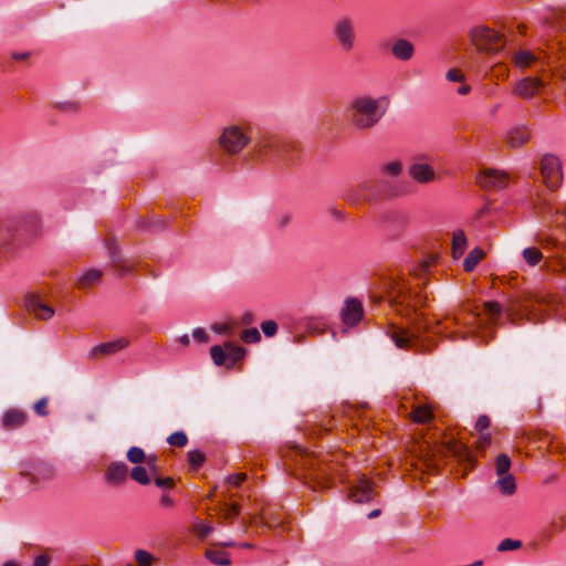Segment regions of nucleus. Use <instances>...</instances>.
Listing matches in <instances>:
<instances>
[{
	"label": "nucleus",
	"instance_id": "obj_1",
	"mask_svg": "<svg viewBox=\"0 0 566 566\" xmlns=\"http://www.w3.org/2000/svg\"><path fill=\"white\" fill-rule=\"evenodd\" d=\"M388 105L387 96L357 95L348 103L347 117L356 128L368 129L380 122Z\"/></svg>",
	"mask_w": 566,
	"mask_h": 566
},
{
	"label": "nucleus",
	"instance_id": "obj_2",
	"mask_svg": "<svg viewBox=\"0 0 566 566\" xmlns=\"http://www.w3.org/2000/svg\"><path fill=\"white\" fill-rule=\"evenodd\" d=\"M251 142L249 128L240 124L226 125L219 137V147L228 155L240 154Z\"/></svg>",
	"mask_w": 566,
	"mask_h": 566
},
{
	"label": "nucleus",
	"instance_id": "obj_3",
	"mask_svg": "<svg viewBox=\"0 0 566 566\" xmlns=\"http://www.w3.org/2000/svg\"><path fill=\"white\" fill-rule=\"evenodd\" d=\"M472 44L481 52L494 53L503 48L502 36L485 25H476L470 31Z\"/></svg>",
	"mask_w": 566,
	"mask_h": 566
},
{
	"label": "nucleus",
	"instance_id": "obj_4",
	"mask_svg": "<svg viewBox=\"0 0 566 566\" xmlns=\"http://www.w3.org/2000/svg\"><path fill=\"white\" fill-rule=\"evenodd\" d=\"M210 355L217 366L232 368L237 361L244 357L245 349L242 346L227 342L223 346H212L210 348Z\"/></svg>",
	"mask_w": 566,
	"mask_h": 566
},
{
	"label": "nucleus",
	"instance_id": "obj_5",
	"mask_svg": "<svg viewBox=\"0 0 566 566\" xmlns=\"http://www.w3.org/2000/svg\"><path fill=\"white\" fill-rule=\"evenodd\" d=\"M334 36L344 51H352L356 42L355 22L349 17L339 18L333 27Z\"/></svg>",
	"mask_w": 566,
	"mask_h": 566
},
{
	"label": "nucleus",
	"instance_id": "obj_6",
	"mask_svg": "<svg viewBox=\"0 0 566 566\" xmlns=\"http://www.w3.org/2000/svg\"><path fill=\"white\" fill-rule=\"evenodd\" d=\"M390 297L400 305L407 307L417 308L418 305L424 303L426 296H422L420 292L415 291L409 284L399 282L392 289Z\"/></svg>",
	"mask_w": 566,
	"mask_h": 566
},
{
	"label": "nucleus",
	"instance_id": "obj_7",
	"mask_svg": "<svg viewBox=\"0 0 566 566\" xmlns=\"http://www.w3.org/2000/svg\"><path fill=\"white\" fill-rule=\"evenodd\" d=\"M408 175L418 184H430L438 178L433 166L426 157L415 158L408 168Z\"/></svg>",
	"mask_w": 566,
	"mask_h": 566
},
{
	"label": "nucleus",
	"instance_id": "obj_8",
	"mask_svg": "<svg viewBox=\"0 0 566 566\" xmlns=\"http://www.w3.org/2000/svg\"><path fill=\"white\" fill-rule=\"evenodd\" d=\"M542 176L548 188H556L562 180L559 159L553 155H545L541 163Z\"/></svg>",
	"mask_w": 566,
	"mask_h": 566
},
{
	"label": "nucleus",
	"instance_id": "obj_9",
	"mask_svg": "<svg viewBox=\"0 0 566 566\" xmlns=\"http://www.w3.org/2000/svg\"><path fill=\"white\" fill-rule=\"evenodd\" d=\"M478 184L483 189H504L509 185V176L506 172L497 169H486L482 171L478 178Z\"/></svg>",
	"mask_w": 566,
	"mask_h": 566
},
{
	"label": "nucleus",
	"instance_id": "obj_10",
	"mask_svg": "<svg viewBox=\"0 0 566 566\" xmlns=\"http://www.w3.org/2000/svg\"><path fill=\"white\" fill-rule=\"evenodd\" d=\"M543 85V81L538 77H524L514 84L512 92L516 96L530 99Z\"/></svg>",
	"mask_w": 566,
	"mask_h": 566
},
{
	"label": "nucleus",
	"instance_id": "obj_11",
	"mask_svg": "<svg viewBox=\"0 0 566 566\" xmlns=\"http://www.w3.org/2000/svg\"><path fill=\"white\" fill-rule=\"evenodd\" d=\"M25 307L35 317L48 321L53 317L54 310L48 304L43 303L38 295H30L25 300Z\"/></svg>",
	"mask_w": 566,
	"mask_h": 566
},
{
	"label": "nucleus",
	"instance_id": "obj_12",
	"mask_svg": "<svg viewBox=\"0 0 566 566\" xmlns=\"http://www.w3.org/2000/svg\"><path fill=\"white\" fill-rule=\"evenodd\" d=\"M391 339L398 348L407 349L419 345L418 336L405 328H396L391 333Z\"/></svg>",
	"mask_w": 566,
	"mask_h": 566
},
{
	"label": "nucleus",
	"instance_id": "obj_13",
	"mask_svg": "<svg viewBox=\"0 0 566 566\" xmlns=\"http://www.w3.org/2000/svg\"><path fill=\"white\" fill-rule=\"evenodd\" d=\"M349 496L356 503L370 501L373 497L371 482L365 476L359 478L357 484L350 490Z\"/></svg>",
	"mask_w": 566,
	"mask_h": 566
},
{
	"label": "nucleus",
	"instance_id": "obj_14",
	"mask_svg": "<svg viewBox=\"0 0 566 566\" xmlns=\"http://www.w3.org/2000/svg\"><path fill=\"white\" fill-rule=\"evenodd\" d=\"M127 345L128 340L123 337L107 343L98 344L90 350L88 357L94 358L98 355H112L127 347Z\"/></svg>",
	"mask_w": 566,
	"mask_h": 566
},
{
	"label": "nucleus",
	"instance_id": "obj_15",
	"mask_svg": "<svg viewBox=\"0 0 566 566\" xmlns=\"http://www.w3.org/2000/svg\"><path fill=\"white\" fill-rule=\"evenodd\" d=\"M363 316V307L360 302L348 298L343 311V321L348 326L356 325Z\"/></svg>",
	"mask_w": 566,
	"mask_h": 566
},
{
	"label": "nucleus",
	"instance_id": "obj_16",
	"mask_svg": "<svg viewBox=\"0 0 566 566\" xmlns=\"http://www.w3.org/2000/svg\"><path fill=\"white\" fill-rule=\"evenodd\" d=\"M128 467L124 462H113L107 468L105 479L108 483L119 485L127 479Z\"/></svg>",
	"mask_w": 566,
	"mask_h": 566
},
{
	"label": "nucleus",
	"instance_id": "obj_17",
	"mask_svg": "<svg viewBox=\"0 0 566 566\" xmlns=\"http://www.w3.org/2000/svg\"><path fill=\"white\" fill-rule=\"evenodd\" d=\"M415 52V45L406 39H398L391 45V54L399 61L406 62L411 60Z\"/></svg>",
	"mask_w": 566,
	"mask_h": 566
},
{
	"label": "nucleus",
	"instance_id": "obj_18",
	"mask_svg": "<svg viewBox=\"0 0 566 566\" xmlns=\"http://www.w3.org/2000/svg\"><path fill=\"white\" fill-rule=\"evenodd\" d=\"M530 130L525 126H515L507 130L506 142L510 147L517 148L528 142Z\"/></svg>",
	"mask_w": 566,
	"mask_h": 566
},
{
	"label": "nucleus",
	"instance_id": "obj_19",
	"mask_svg": "<svg viewBox=\"0 0 566 566\" xmlns=\"http://www.w3.org/2000/svg\"><path fill=\"white\" fill-rule=\"evenodd\" d=\"M27 422V413L19 409H11L3 413L2 426L9 430L22 427Z\"/></svg>",
	"mask_w": 566,
	"mask_h": 566
},
{
	"label": "nucleus",
	"instance_id": "obj_20",
	"mask_svg": "<svg viewBox=\"0 0 566 566\" xmlns=\"http://www.w3.org/2000/svg\"><path fill=\"white\" fill-rule=\"evenodd\" d=\"M468 245V240L462 230H457L453 232L452 238V255L454 259H459L463 255Z\"/></svg>",
	"mask_w": 566,
	"mask_h": 566
},
{
	"label": "nucleus",
	"instance_id": "obj_21",
	"mask_svg": "<svg viewBox=\"0 0 566 566\" xmlns=\"http://www.w3.org/2000/svg\"><path fill=\"white\" fill-rule=\"evenodd\" d=\"M536 60L537 57L531 51L527 50H521L514 53L513 55V62L515 66L520 69L531 66Z\"/></svg>",
	"mask_w": 566,
	"mask_h": 566
},
{
	"label": "nucleus",
	"instance_id": "obj_22",
	"mask_svg": "<svg viewBox=\"0 0 566 566\" xmlns=\"http://www.w3.org/2000/svg\"><path fill=\"white\" fill-rule=\"evenodd\" d=\"M499 480L496 481V485L500 492L504 495H511L516 490L515 478L512 474L499 475Z\"/></svg>",
	"mask_w": 566,
	"mask_h": 566
},
{
	"label": "nucleus",
	"instance_id": "obj_23",
	"mask_svg": "<svg viewBox=\"0 0 566 566\" xmlns=\"http://www.w3.org/2000/svg\"><path fill=\"white\" fill-rule=\"evenodd\" d=\"M522 258L528 266H536L543 259V253L535 247L526 248L522 251Z\"/></svg>",
	"mask_w": 566,
	"mask_h": 566
},
{
	"label": "nucleus",
	"instance_id": "obj_24",
	"mask_svg": "<svg viewBox=\"0 0 566 566\" xmlns=\"http://www.w3.org/2000/svg\"><path fill=\"white\" fill-rule=\"evenodd\" d=\"M483 256L484 252L479 248H475L472 251H470V253L463 261L464 270L467 272L473 271Z\"/></svg>",
	"mask_w": 566,
	"mask_h": 566
},
{
	"label": "nucleus",
	"instance_id": "obj_25",
	"mask_svg": "<svg viewBox=\"0 0 566 566\" xmlns=\"http://www.w3.org/2000/svg\"><path fill=\"white\" fill-rule=\"evenodd\" d=\"M207 558L214 565L226 566L230 564V558L227 553L217 549H208Z\"/></svg>",
	"mask_w": 566,
	"mask_h": 566
},
{
	"label": "nucleus",
	"instance_id": "obj_26",
	"mask_svg": "<svg viewBox=\"0 0 566 566\" xmlns=\"http://www.w3.org/2000/svg\"><path fill=\"white\" fill-rule=\"evenodd\" d=\"M130 476L139 484L146 485L150 482L147 469L140 465L134 467Z\"/></svg>",
	"mask_w": 566,
	"mask_h": 566
},
{
	"label": "nucleus",
	"instance_id": "obj_27",
	"mask_svg": "<svg viewBox=\"0 0 566 566\" xmlns=\"http://www.w3.org/2000/svg\"><path fill=\"white\" fill-rule=\"evenodd\" d=\"M511 460L506 454H500L495 461V470L497 475L510 474Z\"/></svg>",
	"mask_w": 566,
	"mask_h": 566
},
{
	"label": "nucleus",
	"instance_id": "obj_28",
	"mask_svg": "<svg viewBox=\"0 0 566 566\" xmlns=\"http://www.w3.org/2000/svg\"><path fill=\"white\" fill-rule=\"evenodd\" d=\"M484 311L490 321L494 323L495 319L501 315L502 307L497 302L490 301L484 304Z\"/></svg>",
	"mask_w": 566,
	"mask_h": 566
},
{
	"label": "nucleus",
	"instance_id": "obj_29",
	"mask_svg": "<svg viewBox=\"0 0 566 566\" xmlns=\"http://www.w3.org/2000/svg\"><path fill=\"white\" fill-rule=\"evenodd\" d=\"M432 417L431 410L427 406H419L413 411V420L416 422H428Z\"/></svg>",
	"mask_w": 566,
	"mask_h": 566
},
{
	"label": "nucleus",
	"instance_id": "obj_30",
	"mask_svg": "<svg viewBox=\"0 0 566 566\" xmlns=\"http://www.w3.org/2000/svg\"><path fill=\"white\" fill-rule=\"evenodd\" d=\"M127 459L129 462L134 463V464H138V463H142L145 461L146 459V454L144 452V450L139 447H132L128 451H127Z\"/></svg>",
	"mask_w": 566,
	"mask_h": 566
},
{
	"label": "nucleus",
	"instance_id": "obj_31",
	"mask_svg": "<svg viewBox=\"0 0 566 566\" xmlns=\"http://www.w3.org/2000/svg\"><path fill=\"white\" fill-rule=\"evenodd\" d=\"M388 222L395 223L399 228H403L408 223V216L402 211H392L388 216Z\"/></svg>",
	"mask_w": 566,
	"mask_h": 566
},
{
	"label": "nucleus",
	"instance_id": "obj_32",
	"mask_svg": "<svg viewBox=\"0 0 566 566\" xmlns=\"http://www.w3.org/2000/svg\"><path fill=\"white\" fill-rule=\"evenodd\" d=\"M167 442L172 447H185L188 442V438L185 432L177 431L168 437Z\"/></svg>",
	"mask_w": 566,
	"mask_h": 566
},
{
	"label": "nucleus",
	"instance_id": "obj_33",
	"mask_svg": "<svg viewBox=\"0 0 566 566\" xmlns=\"http://www.w3.org/2000/svg\"><path fill=\"white\" fill-rule=\"evenodd\" d=\"M381 170L384 174H386L388 176L396 177L401 172L402 166H401L400 161L395 160V161L385 164L382 166Z\"/></svg>",
	"mask_w": 566,
	"mask_h": 566
},
{
	"label": "nucleus",
	"instance_id": "obj_34",
	"mask_svg": "<svg viewBox=\"0 0 566 566\" xmlns=\"http://www.w3.org/2000/svg\"><path fill=\"white\" fill-rule=\"evenodd\" d=\"M241 339L245 343H258L261 339V334L256 328H247L241 333Z\"/></svg>",
	"mask_w": 566,
	"mask_h": 566
},
{
	"label": "nucleus",
	"instance_id": "obj_35",
	"mask_svg": "<svg viewBox=\"0 0 566 566\" xmlns=\"http://www.w3.org/2000/svg\"><path fill=\"white\" fill-rule=\"evenodd\" d=\"M102 276V273L99 270H88L81 276V282L84 284H93L97 282Z\"/></svg>",
	"mask_w": 566,
	"mask_h": 566
},
{
	"label": "nucleus",
	"instance_id": "obj_36",
	"mask_svg": "<svg viewBox=\"0 0 566 566\" xmlns=\"http://www.w3.org/2000/svg\"><path fill=\"white\" fill-rule=\"evenodd\" d=\"M521 545H522V543L520 541L505 538V539L501 541V543L499 544L497 551L499 552L514 551V549L520 548Z\"/></svg>",
	"mask_w": 566,
	"mask_h": 566
},
{
	"label": "nucleus",
	"instance_id": "obj_37",
	"mask_svg": "<svg viewBox=\"0 0 566 566\" xmlns=\"http://www.w3.org/2000/svg\"><path fill=\"white\" fill-rule=\"evenodd\" d=\"M188 461L193 468L200 467L205 461V455L199 450L188 452Z\"/></svg>",
	"mask_w": 566,
	"mask_h": 566
},
{
	"label": "nucleus",
	"instance_id": "obj_38",
	"mask_svg": "<svg viewBox=\"0 0 566 566\" xmlns=\"http://www.w3.org/2000/svg\"><path fill=\"white\" fill-rule=\"evenodd\" d=\"M261 329H262V332L264 333L265 336L272 337L277 332V324L274 321H272V319L264 321L261 324Z\"/></svg>",
	"mask_w": 566,
	"mask_h": 566
},
{
	"label": "nucleus",
	"instance_id": "obj_39",
	"mask_svg": "<svg viewBox=\"0 0 566 566\" xmlns=\"http://www.w3.org/2000/svg\"><path fill=\"white\" fill-rule=\"evenodd\" d=\"M193 530L195 532L200 536V537H206L208 534L211 533L212 531V526L210 524H207L205 522H201V521H198L195 525H193Z\"/></svg>",
	"mask_w": 566,
	"mask_h": 566
},
{
	"label": "nucleus",
	"instance_id": "obj_40",
	"mask_svg": "<svg viewBox=\"0 0 566 566\" xmlns=\"http://www.w3.org/2000/svg\"><path fill=\"white\" fill-rule=\"evenodd\" d=\"M136 560L138 562L139 566H150L151 563V555L147 553L146 551H137L135 553Z\"/></svg>",
	"mask_w": 566,
	"mask_h": 566
},
{
	"label": "nucleus",
	"instance_id": "obj_41",
	"mask_svg": "<svg viewBox=\"0 0 566 566\" xmlns=\"http://www.w3.org/2000/svg\"><path fill=\"white\" fill-rule=\"evenodd\" d=\"M446 77L450 82H463L464 81V74L458 69H450L447 72Z\"/></svg>",
	"mask_w": 566,
	"mask_h": 566
},
{
	"label": "nucleus",
	"instance_id": "obj_42",
	"mask_svg": "<svg viewBox=\"0 0 566 566\" xmlns=\"http://www.w3.org/2000/svg\"><path fill=\"white\" fill-rule=\"evenodd\" d=\"M490 419L488 416H480L475 422V430L480 432H488Z\"/></svg>",
	"mask_w": 566,
	"mask_h": 566
},
{
	"label": "nucleus",
	"instance_id": "obj_43",
	"mask_svg": "<svg viewBox=\"0 0 566 566\" xmlns=\"http://www.w3.org/2000/svg\"><path fill=\"white\" fill-rule=\"evenodd\" d=\"M33 409L39 416H46L48 415V399L41 398L40 400H38L34 403Z\"/></svg>",
	"mask_w": 566,
	"mask_h": 566
},
{
	"label": "nucleus",
	"instance_id": "obj_44",
	"mask_svg": "<svg viewBox=\"0 0 566 566\" xmlns=\"http://www.w3.org/2000/svg\"><path fill=\"white\" fill-rule=\"evenodd\" d=\"M245 479V473L230 474L227 476V482L238 488Z\"/></svg>",
	"mask_w": 566,
	"mask_h": 566
},
{
	"label": "nucleus",
	"instance_id": "obj_45",
	"mask_svg": "<svg viewBox=\"0 0 566 566\" xmlns=\"http://www.w3.org/2000/svg\"><path fill=\"white\" fill-rule=\"evenodd\" d=\"M240 512V507L237 504H227L224 507L223 516L226 518H232Z\"/></svg>",
	"mask_w": 566,
	"mask_h": 566
},
{
	"label": "nucleus",
	"instance_id": "obj_46",
	"mask_svg": "<svg viewBox=\"0 0 566 566\" xmlns=\"http://www.w3.org/2000/svg\"><path fill=\"white\" fill-rule=\"evenodd\" d=\"M192 337L195 340L199 343H206L208 342V334L206 331L201 327L195 328L192 332Z\"/></svg>",
	"mask_w": 566,
	"mask_h": 566
},
{
	"label": "nucleus",
	"instance_id": "obj_47",
	"mask_svg": "<svg viewBox=\"0 0 566 566\" xmlns=\"http://www.w3.org/2000/svg\"><path fill=\"white\" fill-rule=\"evenodd\" d=\"M491 443V434L490 432H480L479 433V444L478 448L485 449Z\"/></svg>",
	"mask_w": 566,
	"mask_h": 566
},
{
	"label": "nucleus",
	"instance_id": "obj_48",
	"mask_svg": "<svg viewBox=\"0 0 566 566\" xmlns=\"http://www.w3.org/2000/svg\"><path fill=\"white\" fill-rule=\"evenodd\" d=\"M160 505L164 507H172L174 506L172 497L169 494L164 493L160 497Z\"/></svg>",
	"mask_w": 566,
	"mask_h": 566
},
{
	"label": "nucleus",
	"instance_id": "obj_49",
	"mask_svg": "<svg viewBox=\"0 0 566 566\" xmlns=\"http://www.w3.org/2000/svg\"><path fill=\"white\" fill-rule=\"evenodd\" d=\"M155 483L159 488H170L172 485V480L170 478H166V479L157 478L155 480Z\"/></svg>",
	"mask_w": 566,
	"mask_h": 566
},
{
	"label": "nucleus",
	"instance_id": "obj_50",
	"mask_svg": "<svg viewBox=\"0 0 566 566\" xmlns=\"http://www.w3.org/2000/svg\"><path fill=\"white\" fill-rule=\"evenodd\" d=\"M212 329L218 334H227L229 332V326L227 324H216L212 326Z\"/></svg>",
	"mask_w": 566,
	"mask_h": 566
},
{
	"label": "nucleus",
	"instance_id": "obj_51",
	"mask_svg": "<svg viewBox=\"0 0 566 566\" xmlns=\"http://www.w3.org/2000/svg\"><path fill=\"white\" fill-rule=\"evenodd\" d=\"M49 565V558L46 556H38L34 559L33 566H48Z\"/></svg>",
	"mask_w": 566,
	"mask_h": 566
},
{
	"label": "nucleus",
	"instance_id": "obj_52",
	"mask_svg": "<svg viewBox=\"0 0 566 566\" xmlns=\"http://www.w3.org/2000/svg\"><path fill=\"white\" fill-rule=\"evenodd\" d=\"M470 91H471V86H470V85H468V84H463V85H461V86L458 88V91H457V92H458V94H460V95H465V94H468Z\"/></svg>",
	"mask_w": 566,
	"mask_h": 566
},
{
	"label": "nucleus",
	"instance_id": "obj_53",
	"mask_svg": "<svg viewBox=\"0 0 566 566\" xmlns=\"http://www.w3.org/2000/svg\"><path fill=\"white\" fill-rule=\"evenodd\" d=\"M155 460L156 458L153 455L145 459V462L147 463L151 471H155Z\"/></svg>",
	"mask_w": 566,
	"mask_h": 566
},
{
	"label": "nucleus",
	"instance_id": "obj_54",
	"mask_svg": "<svg viewBox=\"0 0 566 566\" xmlns=\"http://www.w3.org/2000/svg\"><path fill=\"white\" fill-rule=\"evenodd\" d=\"M178 342L184 345V346H187L189 344V336L188 335H182L178 338Z\"/></svg>",
	"mask_w": 566,
	"mask_h": 566
},
{
	"label": "nucleus",
	"instance_id": "obj_55",
	"mask_svg": "<svg viewBox=\"0 0 566 566\" xmlns=\"http://www.w3.org/2000/svg\"><path fill=\"white\" fill-rule=\"evenodd\" d=\"M380 514V510L376 509L368 514V518L377 517Z\"/></svg>",
	"mask_w": 566,
	"mask_h": 566
},
{
	"label": "nucleus",
	"instance_id": "obj_56",
	"mask_svg": "<svg viewBox=\"0 0 566 566\" xmlns=\"http://www.w3.org/2000/svg\"><path fill=\"white\" fill-rule=\"evenodd\" d=\"M27 57H28V56H27V54H25V53H23V54H19V55L17 54V55H14V56H13V59H15V60H24V59H27Z\"/></svg>",
	"mask_w": 566,
	"mask_h": 566
},
{
	"label": "nucleus",
	"instance_id": "obj_57",
	"mask_svg": "<svg viewBox=\"0 0 566 566\" xmlns=\"http://www.w3.org/2000/svg\"><path fill=\"white\" fill-rule=\"evenodd\" d=\"M446 337L450 338V339H455L457 338V336L453 334V332L450 333V334H447Z\"/></svg>",
	"mask_w": 566,
	"mask_h": 566
},
{
	"label": "nucleus",
	"instance_id": "obj_58",
	"mask_svg": "<svg viewBox=\"0 0 566 566\" xmlns=\"http://www.w3.org/2000/svg\"><path fill=\"white\" fill-rule=\"evenodd\" d=\"M3 566H18L14 562H7Z\"/></svg>",
	"mask_w": 566,
	"mask_h": 566
},
{
	"label": "nucleus",
	"instance_id": "obj_59",
	"mask_svg": "<svg viewBox=\"0 0 566 566\" xmlns=\"http://www.w3.org/2000/svg\"><path fill=\"white\" fill-rule=\"evenodd\" d=\"M240 547H244V548H247V547H251V545H250V544H248V543H242V544H240Z\"/></svg>",
	"mask_w": 566,
	"mask_h": 566
},
{
	"label": "nucleus",
	"instance_id": "obj_60",
	"mask_svg": "<svg viewBox=\"0 0 566 566\" xmlns=\"http://www.w3.org/2000/svg\"><path fill=\"white\" fill-rule=\"evenodd\" d=\"M70 106H71V108H72V109H74V111L77 108V106H76L75 104H70Z\"/></svg>",
	"mask_w": 566,
	"mask_h": 566
},
{
	"label": "nucleus",
	"instance_id": "obj_61",
	"mask_svg": "<svg viewBox=\"0 0 566 566\" xmlns=\"http://www.w3.org/2000/svg\"><path fill=\"white\" fill-rule=\"evenodd\" d=\"M321 488H325L326 485L323 482H318Z\"/></svg>",
	"mask_w": 566,
	"mask_h": 566
},
{
	"label": "nucleus",
	"instance_id": "obj_62",
	"mask_svg": "<svg viewBox=\"0 0 566 566\" xmlns=\"http://www.w3.org/2000/svg\"><path fill=\"white\" fill-rule=\"evenodd\" d=\"M222 545H223V546H231V545H232V543H223Z\"/></svg>",
	"mask_w": 566,
	"mask_h": 566
}]
</instances>
